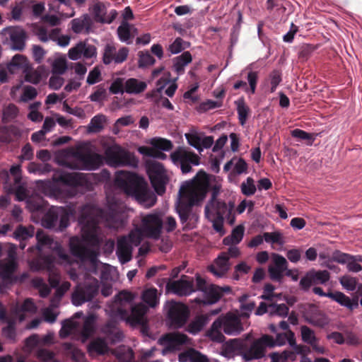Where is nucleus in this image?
Here are the masks:
<instances>
[{
  "mask_svg": "<svg viewBox=\"0 0 362 362\" xmlns=\"http://www.w3.org/2000/svg\"><path fill=\"white\" fill-rule=\"evenodd\" d=\"M79 223L83 224V239L78 236L70 238L69 246L71 255L83 264H88L91 272H98L99 264L98 252L85 245L98 248L103 243L100 222H104L110 228H117L121 225L118 206L115 202H108L107 206L100 209L86 204L81 210Z\"/></svg>",
  "mask_w": 362,
  "mask_h": 362,
  "instance_id": "1",
  "label": "nucleus"
},
{
  "mask_svg": "<svg viewBox=\"0 0 362 362\" xmlns=\"http://www.w3.org/2000/svg\"><path fill=\"white\" fill-rule=\"evenodd\" d=\"M209 187V176L203 170H199L192 180L181 186L177 211L183 225V230H189L196 227L199 216L194 206L199 205L205 199Z\"/></svg>",
  "mask_w": 362,
  "mask_h": 362,
  "instance_id": "2",
  "label": "nucleus"
},
{
  "mask_svg": "<svg viewBox=\"0 0 362 362\" xmlns=\"http://www.w3.org/2000/svg\"><path fill=\"white\" fill-rule=\"evenodd\" d=\"M226 346L228 351L241 356L245 361H250L263 358L266 354V349L274 347L275 342L274 337L269 334H263L254 340L247 334L243 339H230Z\"/></svg>",
  "mask_w": 362,
  "mask_h": 362,
  "instance_id": "3",
  "label": "nucleus"
},
{
  "mask_svg": "<svg viewBox=\"0 0 362 362\" xmlns=\"http://www.w3.org/2000/svg\"><path fill=\"white\" fill-rule=\"evenodd\" d=\"M36 240L38 250H41L42 247H47L52 249L55 255V256H39L33 260L32 264L36 267L37 270L47 269V272H53L52 269L55 263L71 266L76 262L74 257L69 255L59 243L54 242L42 230H37Z\"/></svg>",
  "mask_w": 362,
  "mask_h": 362,
  "instance_id": "4",
  "label": "nucleus"
},
{
  "mask_svg": "<svg viewBox=\"0 0 362 362\" xmlns=\"http://www.w3.org/2000/svg\"><path fill=\"white\" fill-rule=\"evenodd\" d=\"M135 294L127 291H120L115 297L110 310L113 315L121 320H126L132 325H144V315L148 307L139 303L134 305Z\"/></svg>",
  "mask_w": 362,
  "mask_h": 362,
  "instance_id": "5",
  "label": "nucleus"
},
{
  "mask_svg": "<svg viewBox=\"0 0 362 362\" xmlns=\"http://www.w3.org/2000/svg\"><path fill=\"white\" fill-rule=\"evenodd\" d=\"M115 182L127 196L134 198L146 207H151L156 204V196L148 189L144 178L136 173L121 171L117 175Z\"/></svg>",
  "mask_w": 362,
  "mask_h": 362,
  "instance_id": "6",
  "label": "nucleus"
},
{
  "mask_svg": "<svg viewBox=\"0 0 362 362\" xmlns=\"http://www.w3.org/2000/svg\"><path fill=\"white\" fill-rule=\"evenodd\" d=\"M52 182L46 185L47 194L56 199H69L77 194V188L83 187L86 180L79 173H55L52 177Z\"/></svg>",
  "mask_w": 362,
  "mask_h": 362,
  "instance_id": "7",
  "label": "nucleus"
},
{
  "mask_svg": "<svg viewBox=\"0 0 362 362\" xmlns=\"http://www.w3.org/2000/svg\"><path fill=\"white\" fill-rule=\"evenodd\" d=\"M221 329L228 335H236L240 334L243 328L240 317L232 313H228L220 315L212 323L207 335L212 341L221 343L226 339Z\"/></svg>",
  "mask_w": 362,
  "mask_h": 362,
  "instance_id": "8",
  "label": "nucleus"
},
{
  "mask_svg": "<svg viewBox=\"0 0 362 362\" xmlns=\"http://www.w3.org/2000/svg\"><path fill=\"white\" fill-rule=\"evenodd\" d=\"M106 163L112 167L130 166L136 168L138 160L135 156L119 145L108 146L105 151Z\"/></svg>",
  "mask_w": 362,
  "mask_h": 362,
  "instance_id": "9",
  "label": "nucleus"
},
{
  "mask_svg": "<svg viewBox=\"0 0 362 362\" xmlns=\"http://www.w3.org/2000/svg\"><path fill=\"white\" fill-rule=\"evenodd\" d=\"M86 277L83 284H78L71 296V301L74 305L78 306L85 302L92 300L99 290L98 281L95 278H88L90 273H83Z\"/></svg>",
  "mask_w": 362,
  "mask_h": 362,
  "instance_id": "10",
  "label": "nucleus"
},
{
  "mask_svg": "<svg viewBox=\"0 0 362 362\" xmlns=\"http://www.w3.org/2000/svg\"><path fill=\"white\" fill-rule=\"evenodd\" d=\"M70 209L64 207L49 209L42 219V225L49 229L62 231L69 225Z\"/></svg>",
  "mask_w": 362,
  "mask_h": 362,
  "instance_id": "11",
  "label": "nucleus"
},
{
  "mask_svg": "<svg viewBox=\"0 0 362 362\" xmlns=\"http://www.w3.org/2000/svg\"><path fill=\"white\" fill-rule=\"evenodd\" d=\"M320 259L329 263L333 260L341 264H346L349 272H360L362 270V266L359 264L362 262V255H351L342 252L339 250H335L331 255L328 251L320 252L319 254Z\"/></svg>",
  "mask_w": 362,
  "mask_h": 362,
  "instance_id": "12",
  "label": "nucleus"
},
{
  "mask_svg": "<svg viewBox=\"0 0 362 362\" xmlns=\"http://www.w3.org/2000/svg\"><path fill=\"white\" fill-rule=\"evenodd\" d=\"M172 162L180 168L183 174L192 170V166L199 165L200 157L194 152L179 147L170 154Z\"/></svg>",
  "mask_w": 362,
  "mask_h": 362,
  "instance_id": "13",
  "label": "nucleus"
},
{
  "mask_svg": "<svg viewBox=\"0 0 362 362\" xmlns=\"http://www.w3.org/2000/svg\"><path fill=\"white\" fill-rule=\"evenodd\" d=\"M147 173L156 193L158 195L164 194L168 178L163 164L157 161L148 163Z\"/></svg>",
  "mask_w": 362,
  "mask_h": 362,
  "instance_id": "14",
  "label": "nucleus"
},
{
  "mask_svg": "<svg viewBox=\"0 0 362 362\" xmlns=\"http://www.w3.org/2000/svg\"><path fill=\"white\" fill-rule=\"evenodd\" d=\"M167 316L173 327H182L187 322L189 310L188 307L176 301H170L166 305Z\"/></svg>",
  "mask_w": 362,
  "mask_h": 362,
  "instance_id": "15",
  "label": "nucleus"
},
{
  "mask_svg": "<svg viewBox=\"0 0 362 362\" xmlns=\"http://www.w3.org/2000/svg\"><path fill=\"white\" fill-rule=\"evenodd\" d=\"M163 226V222L160 215L148 214L141 219V230L145 236L158 239L161 234Z\"/></svg>",
  "mask_w": 362,
  "mask_h": 362,
  "instance_id": "16",
  "label": "nucleus"
},
{
  "mask_svg": "<svg viewBox=\"0 0 362 362\" xmlns=\"http://www.w3.org/2000/svg\"><path fill=\"white\" fill-rule=\"evenodd\" d=\"M314 293L320 296H327L332 300L338 303L340 305L346 308L349 310L353 311L358 307V298L357 296L350 298L344 293L340 291L325 293L322 288L314 287L313 289Z\"/></svg>",
  "mask_w": 362,
  "mask_h": 362,
  "instance_id": "17",
  "label": "nucleus"
},
{
  "mask_svg": "<svg viewBox=\"0 0 362 362\" xmlns=\"http://www.w3.org/2000/svg\"><path fill=\"white\" fill-rule=\"evenodd\" d=\"M229 286L221 287L214 284L210 285L208 288L202 293V297H197L194 299L199 305H212L217 303L223 296L224 293L230 292Z\"/></svg>",
  "mask_w": 362,
  "mask_h": 362,
  "instance_id": "18",
  "label": "nucleus"
},
{
  "mask_svg": "<svg viewBox=\"0 0 362 362\" xmlns=\"http://www.w3.org/2000/svg\"><path fill=\"white\" fill-rule=\"evenodd\" d=\"M48 281L52 288H56L54 296L51 298V306L57 308L59 306V303L65 294L69 290L71 284L69 281H63L60 284V273H48Z\"/></svg>",
  "mask_w": 362,
  "mask_h": 362,
  "instance_id": "19",
  "label": "nucleus"
},
{
  "mask_svg": "<svg viewBox=\"0 0 362 362\" xmlns=\"http://www.w3.org/2000/svg\"><path fill=\"white\" fill-rule=\"evenodd\" d=\"M1 34L11 41L13 49L21 51L25 48L27 39L26 32L18 26H11L2 30Z\"/></svg>",
  "mask_w": 362,
  "mask_h": 362,
  "instance_id": "20",
  "label": "nucleus"
},
{
  "mask_svg": "<svg viewBox=\"0 0 362 362\" xmlns=\"http://www.w3.org/2000/svg\"><path fill=\"white\" fill-rule=\"evenodd\" d=\"M129 54V49L126 47L120 48L117 52L116 47L113 44H107L105 46L103 54V62L105 65H108L114 62L115 64L124 62Z\"/></svg>",
  "mask_w": 362,
  "mask_h": 362,
  "instance_id": "21",
  "label": "nucleus"
},
{
  "mask_svg": "<svg viewBox=\"0 0 362 362\" xmlns=\"http://www.w3.org/2000/svg\"><path fill=\"white\" fill-rule=\"evenodd\" d=\"M76 158L81 164V169L86 170H95L103 165L104 157L97 153L78 152Z\"/></svg>",
  "mask_w": 362,
  "mask_h": 362,
  "instance_id": "22",
  "label": "nucleus"
},
{
  "mask_svg": "<svg viewBox=\"0 0 362 362\" xmlns=\"http://www.w3.org/2000/svg\"><path fill=\"white\" fill-rule=\"evenodd\" d=\"M234 206V203L231 202L228 204L221 200L209 202L204 209L205 215L208 218L214 216H221L224 218L225 216L233 211Z\"/></svg>",
  "mask_w": 362,
  "mask_h": 362,
  "instance_id": "23",
  "label": "nucleus"
},
{
  "mask_svg": "<svg viewBox=\"0 0 362 362\" xmlns=\"http://www.w3.org/2000/svg\"><path fill=\"white\" fill-rule=\"evenodd\" d=\"M68 55L71 60H77L82 57L84 59H90L96 56V47L85 42H79L69 50Z\"/></svg>",
  "mask_w": 362,
  "mask_h": 362,
  "instance_id": "24",
  "label": "nucleus"
},
{
  "mask_svg": "<svg viewBox=\"0 0 362 362\" xmlns=\"http://www.w3.org/2000/svg\"><path fill=\"white\" fill-rule=\"evenodd\" d=\"M187 279V276L183 275L181 279L168 284L167 286L168 289L180 296L190 295L195 289L194 288L193 281Z\"/></svg>",
  "mask_w": 362,
  "mask_h": 362,
  "instance_id": "25",
  "label": "nucleus"
},
{
  "mask_svg": "<svg viewBox=\"0 0 362 362\" xmlns=\"http://www.w3.org/2000/svg\"><path fill=\"white\" fill-rule=\"evenodd\" d=\"M93 14L96 22L110 24L116 18L117 12L116 10L112 9L109 13H107L105 5L102 2L98 1L93 6Z\"/></svg>",
  "mask_w": 362,
  "mask_h": 362,
  "instance_id": "26",
  "label": "nucleus"
},
{
  "mask_svg": "<svg viewBox=\"0 0 362 362\" xmlns=\"http://www.w3.org/2000/svg\"><path fill=\"white\" fill-rule=\"evenodd\" d=\"M188 337L180 332H171L163 335L160 339V344L165 345L169 350H178L180 346L185 344Z\"/></svg>",
  "mask_w": 362,
  "mask_h": 362,
  "instance_id": "27",
  "label": "nucleus"
},
{
  "mask_svg": "<svg viewBox=\"0 0 362 362\" xmlns=\"http://www.w3.org/2000/svg\"><path fill=\"white\" fill-rule=\"evenodd\" d=\"M101 332L105 335L106 341L111 344H115L122 341L124 334L119 329L117 325L114 321L107 322L102 328Z\"/></svg>",
  "mask_w": 362,
  "mask_h": 362,
  "instance_id": "28",
  "label": "nucleus"
},
{
  "mask_svg": "<svg viewBox=\"0 0 362 362\" xmlns=\"http://www.w3.org/2000/svg\"><path fill=\"white\" fill-rule=\"evenodd\" d=\"M329 273H306L300 281V286L304 291H308L311 286L323 284L329 281Z\"/></svg>",
  "mask_w": 362,
  "mask_h": 362,
  "instance_id": "29",
  "label": "nucleus"
},
{
  "mask_svg": "<svg viewBox=\"0 0 362 362\" xmlns=\"http://www.w3.org/2000/svg\"><path fill=\"white\" fill-rule=\"evenodd\" d=\"M71 30L76 34H89L92 30L93 21L88 14H83L71 21Z\"/></svg>",
  "mask_w": 362,
  "mask_h": 362,
  "instance_id": "30",
  "label": "nucleus"
},
{
  "mask_svg": "<svg viewBox=\"0 0 362 362\" xmlns=\"http://www.w3.org/2000/svg\"><path fill=\"white\" fill-rule=\"evenodd\" d=\"M18 265L16 248L12 245L7 250L6 257L0 258V272H16Z\"/></svg>",
  "mask_w": 362,
  "mask_h": 362,
  "instance_id": "31",
  "label": "nucleus"
},
{
  "mask_svg": "<svg viewBox=\"0 0 362 362\" xmlns=\"http://www.w3.org/2000/svg\"><path fill=\"white\" fill-rule=\"evenodd\" d=\"M116 254L122 264L127 263L132 259V246L129 244L126 236H122L117 240Z\"/></svg>",
  "mask_w": 362,
  "mask_h": 362,
  "instance_id": "32",
  "label": "nucleus"
},
{
  "mask_svg": "<svg viewBox=\"0 0 362 362\" xmlns=\"http://www.w3.org/2000/svg\"><path fill=\"white\" fill-rule=\"evenodd\" d=\"M108 351L107 342L102 337H96L91 339L87 345V351L91 357L105 355Z\"/></svg>",
  "mask_w": 362,
  "mask_h": 362,
  "instance_id": "33",
  "label": "nucleus"
},
{
  "mask_svg": "<svg viewBox=\"0 0 362 362\" xmlns=\"http://www.w3.org/2000/svg\"><path fill=\"white\" fill-rule=\"evenodd\" d=\"M267 272H294L288 269V262L285 257L277 253L272 254V264Z\"/></svg>",
  "mask_w": 362,
  "mask_h": 362,
  "instance_id": "34",
  "label": "nucleus"
},
{
  "mask_svg": "<svg viewBox=\"0 0 362 362\" xmlns=\"http://www.w3.org/2000/svg\"><path fill=\"white\" fill-rule=\"evenodd\" d=\"M147 88L144 81H141L134 78H128L124 83V90L129 94H139L143 93Z\"/></svg>",
  "mask_w": 362,
  "mask_h": 362,
  "instance_id": "35",
  "label": "nucleus"
},
{
  "mask_svg": "<svg viewBox=\"0 0 362 362\" xmlns=\"http://www.w3.org/2000/svg\"><path fill=\"white\" fill-rule=\"evenodd\" d=\"M43 71V66H38L37 69H33L30 66H27L23 70V73L25 74V80L27 82L37 84L42 80Z\"/></svg>",
  "mask_w": 362,
  "mask_h": 362,
  "instance_id": "36",
  "label": "nucleus"
},
{
  "mask_svg": "<svg viewBox=\"0 0 362 362\" xmlns=\"http://www.w3.org/2000/svg\"><path fill=\"white\" fill-rule=\"evenodd\" d=\"M180 361L209 362L208 358L198 351L191 349L179 355Z\"/></svg>",
  "mask_w": 362,
  "mask_h": 362,
  "instance_id": "37",
  "label": "nucleus"
},
{
  "mask_svg": "<svg viewBox=\"0 0 362 362\" xmlns=\"http://www.w3.org/2000/svg\"><path fill=\"white\" fill-rule=\"evenodd\" d=\"M244 232L245 228L243 226H237L233 229L231 234L223 239V244L226 245L238 244L243 240Z\"/></svg>",
  "mask_w": 362,
  "mask_h": 362,
  "instance_id": "38",
  "label": "nucleus"
},
{
  "mask_svg": "<svg viewBox=\"0 0 362 362\" xmlns=\"http://www.w3.org/2000/svg\"><path fill=\"white\" fill-rule=\"evenodd\" d=\"M192 55L189 52H184L181 55L175 59L173 64L174 70L178 75L182 74L185 71V66L192 62Z\"/></svg>",
  "mask_w": 362,
  "mask_h": 362,
  "instance_id": "39",
  "label": "nucleus"
},
{
  "mask_svg": "<svg viewBox=\"0 0 362 362\" xmlns=\"http://www.w3.org/2000/svg\"><path fill=\"white\" fill-rule=\"evenodd\" d=\"M209 317L207 315L197 316L187 326V331L193 334L199 332L208 323Z\"/></svg>",
  "mask_w": 362,
  "mask_h": 362,
  "instance_id": "40",
  "label": "nucleus"
},
{
  "mask_svg": "<svg viewBox=\"0 0 362 362\" xmlns=\"http://www.w3.org/2000/svg\"><path fill=\"white\" fill-rule=\"evenodd\" d=\"M107 122V117L103 114H98L94 116L88 126L89 133H98L104 129V125Z\"/></svg>",
  "mask_w": 362,
  "mask_h": 362,
  "instance_id": "41",
  "label": "nucleus"
},
{
  "mask_svg": "<svg viewBox=\"0 0 362 362\" xmlns=\"http://www.w3.org/2000/svg\"><path fill=\"white\" fill-rule=\"evenodd\" d=\"M237 107L239 122L244 125L248 119L250 112V107L245 103V99L241 98L235 102Z\"/></svg>",
  "mask_w": 362,
  "mask_h": 362,
  "instance_id": "42",
  "label": "nucleus"
},
{
  "mask_svg": "<svg viewBox=\"0 0 362 362\" xmlns=\"http://www.w3.org/2000/svg\"><path fill=\"white\" fill-rule=\"evenodd\" d=\"M131 28L132 25L127 21H122V24L117 28V35L122 42L127 44L132 43L134 35L132 34Z\"/></svg>",
  "mask_w": 362,
  "mask_h": 362,
  "instance_id": "43",
  "label": "nucleus"
},
{
  "mask_svg": "<svg viewBox=\"0 0 362 362\" xmlns=\"http://www.w3.org/2000/svg\"><path fill=\"white\" fill-rule=\"evenodd\" d=\"M141 298L151 308H155L158 304V290L151 288L143 291Z\"/></svg>",
  "mask_w": 362,
  "mask_h": 362,
  "instance_id": "44",
  "label": "nucleus"
},
{
  "mask_svg": "<svg viewBox=\"0 0 362 362\" xmlns=\"http://www.w3.org/2000/svg\"><path fill=\"white\" fill-rule=\"evenodd\" d=\"M95 320L94 315H90L85 318L81 330V334L84 339H88L94 333Z\"/></svg>",
  "mask_w": 362,
  "mask_h": 362,
  "instance_id": "45",
  "label": "nucleus"
},
{
  "mask_svg": "<svg viewBox=\"0 0 362 362\" xmlns=\"http://www.w3.org/2000/svg\"><path fill=\"white\" fill-rule=\"evenodd\" d=\"M34 235V227L30 226L26 228L22 225L18 226L14 233L13 237L20 241H25L30 238H32Z\"/></svg>",
  "mask_w": 362,
  "mask_h": 362,
  "instance_id": "46",
  "label": "nucleus"
},
{
  "mask_svg": "<svg viewBox=\"0 0 362 362\" xmlns=\"http://www.w3.org/2000/svg\"><path fill=\"white\" fill-rule=\"evenodd\" d=\"M284 2V0H267L266 2L267 10L270 13L274 12L278 16L284 15L286 10Z\"/></svg>",
  "mask_w": 362,
  "mask_h": 362,
  "instance_id": "47",
  "label": "nucleus"
},
{
  "mask_svg": "<svg viewBox=\"0 0 362 362\" xmlns=\"http://www.w3.org/2000/svg\"><path fill=\"white\" fill-rule=\"evenodd\" d=\"M149 143L154 148L165 151H169L173 147L170 140L161 137H154L150 140Z\"/></svg>",
  "mask_w": 362,
  "mask_h": 362,
  "instance_id": "48",
  "label": "nucleus"
},
{
  "mask_svg": "<svg viewBox=\"0 0 362 362\" xmlns=\"http://www.w3.org/2000/svg\"><path fill=\"white\" fill-rule=\"evenodd\" d=\"M117 362H134V355L132 349L122 346L116 351Z\"/></svg>",
  "mask_w": 362,
  "mask_h": 362,
  "instance_id": "49",
  "label": "nucleus"
},
{
  "mask_svg": "<svg viewBox=\"0 0 362 362\" xmlns=\"http://www.w3.org/2000/svg\"><path fill=\"white\" fill-rule=\"evenodd\" d=\"M305 320L309 324L317 327H323L327 322L325 315L320 310H315L310 315H307Z\"/></svg>",
  "mask_w": 362,
  "mask_h": 362,
  "instance_id": "50",
  "label": "nucleus"
},
{
  "mask_svg": "<svg viewBox=\"0 0 362 362\" xmlns=\"http://www.w3.org/2000/svg\"><path fill=\"white\" fill-rule=\"evenodd\" d=\"M78 323L72 320H65L62 322V327L59 331V336L64 339L69 337L74 331L76 329Z\"/></svg>",
  "mask_w": 362,
  "mask_h": 362,
  "instance_id": "51",
  "label": "nucleus"
},
{
  "mask_svg": "<svg viewBox=\"0 0 362 362\" xmlns=\"http://www.w3.org/2000/svg\"><path fill=\"white\" fill-rule=\"evenodd\" d=\"M15 273H0L1 281H0V293H4L16 281Z\"/></svg>",
  "mask_w": 362,
  "mask_h": 362,
  "instance_id": "52",
  "label": "nucleus"
},
{
  "mask_svg": "<svg viewBox=\"0 0 362 362\" xmlns=\"http://www.w3.org/2000/svg\"><path fill=\"white\" fill-rule=\"evenodd\" d=\"M301 337L302 340L311 345L313 344L317 343V339L315 337V332L310 327L303 325L300 327Z\"/></svg>",
  "mask_w": 362,
  "mask_h": 362,
  "instance_id": "53",
  "label": "nucleus"
},
{
  "mask_svg": "<svg viewBox=\"0 0 362 362\" xmlns=\"http://www.w3.org/2000/svg\"><path fill=\"white\" fill-rule=\"evenodd\" d=\"M33 286L38 289L40 296L42 298H46L50 293V288L41 278H35L32 281Z\"/></svg>",
  "mask_w": 362,
  "mask_h": 362,
  "instance_id": "54",
  "label": "nucleus"
},
{
  "mask_svg": "<svg viewBox=\"0 0 362 362\" xmlns=\"http://www.w3.org/2000/svg\"><path fill=\"white\" fill-rule=\"evenodd\" d=\"M240 188L241 192L247 197H250L255 194L257 190L256 186L255 185V181L253 178L250 177H248L246 179V182H243L241 184Z\"/></svg>",
  "mask_w": 362,
  "mask_h": 362,
  "instance_id": "55",
  "label": "nucleus"
},
{
  "mask_svg": "<svg viewBox=\"0 0 362 362\" xmlns=\"http://www.w3.org/2000/svg\"><path fill=\"white\" fill-rule=\"evenodd\" d=\"M288 307L284 304H269V313L272 315H276L281 317H286L288 313Z\"/></svg>",
  "mask_w": 362,
  "mask_h": 362,
  "instance_id": "56",
  "label": "nucleus"
},
{
  "mask_svg": "<svg viewBox=\"0 0 362 362\" xmlns=\"http://www.w3.org/2000/svg\"><path fill=\"white\" fill-rule=\"evenodd\" d=\"M214 264L221 269L220 272H228L230 269L229 257L226 252H221L215 259Z\"/></svg>",
  "mask_w": 362,
  "mask_h": 362,
  "instance_id": "57",
  "label": "nucleus"
},
{
  "mask_svg": "<svg viewBox=\"0 0 362 362\" xmlns=\"http://www.w3.org/2000/svg\"><path fill=\"white\" fill-rule=\"evenodd\" d=\"M52 67L53 74H63L67 69L66 61L64 58H57L52 62Z\"/></svg>",
  "mask_w": 362,
  "mask_h": 362,
  "instance_id": "58",
  "label": "nucleus"
},
{
  "mask_svg": "<svg viewBox=\"0 0 362 362\" xmlns=\"http://www.w3.org/2000/svg\"><path fill=\"white\" fill-rule=\"evenodd\" d=\"M139 66L141 68L146 67L150 65H153L156 60L148 52H140L139 53Z\"/></svg>",
  "mask_w": 362,
  "mask_h": 362,
  "instance_id": "59",
  "label": "nucleus"
},
{
  "mask_svg": "<svg viewBox=\"0 0 362 362\" xmlns=\"http://www.w3.org/2000/svg\"><path fill=\"white\" fill-rule=\"evenodd\" d=\"M263 237L267 243H276L283 245V235L281 233L276 231L273 233L265 232L263 233Z\"/></svg>",
  "mask_w": 362,
  "mask_h": 362,
  "instance_id": "60",
  "label": "nucleus"
},
{
  "mask_svg": "<svg viewBox=\"0 0 362 362\" xmlns=\"http://www.w3.org/2000/svg\"><path fill=\"white\" fill-rule=\"evenodd\" d=\"M64 346L65 349L71 351L74 361L76 362H83L85 356L81 350L74 347L71 343H64Z\"/></svg>",
  "mask_w": 362,
  "mask_h": 362,
  "instance_id": "61",
  "label": "nucleus"
},
{
  "mask_svg": "<svg viewBox=\"0 0 362 362\" xmlns=\"http://www.w3.org/2000/svg\"><path fill=\"white\" fill-rule=\"evenodd\" d=\"M269 78L271 83L270 93H274L282 81L281 73L279 70H273L270 73Z\"/></svg>",
  "mask_w": 362,
  "mask_h": 362,
  "instance_id": "62",
  "label": "nucleus"
},
{
  "mask_svg": "<svg viewBox=\"0 0 362 362\" xmlns=\"http://www.w3.org/2000/svg\"><path fill=\"white\" fill-rule=\"evenodd\" d=\"M107 98V91L103 86L96 87V90L90 95L89 99L93 102H101Z\"/></svg>",
  "mask_w": 362,
  "mask_h": 362,
  "instance_id": "63",
  "label": "nucleus"
},
{
  "mask_svg": "<svg viewBox=\"0 0 362 362\" xmlns=\"http://www.w3.org/2000/svg\"><path fill=\"white\" fill-rule=\"evenodd\" d=\"M18 109L14 104H9L3 111V119L6 120H11L17 117Z\"/></svg>",
  "mask_w": 362,
  "mask_h": 362,
  "instance_id": "64",
  "label": "nucleus"
}]
</instances>
